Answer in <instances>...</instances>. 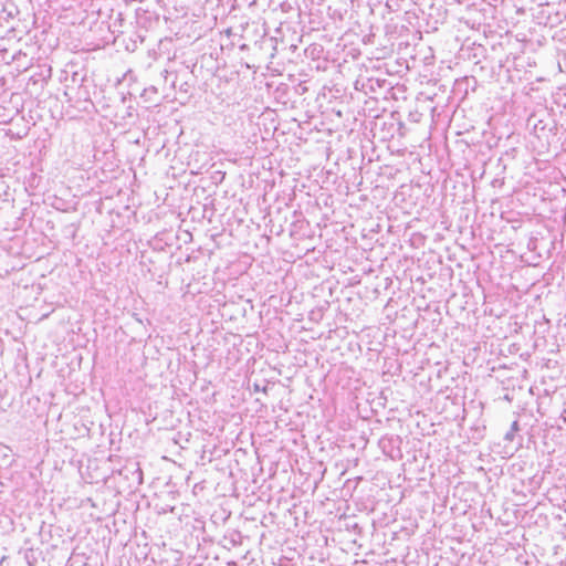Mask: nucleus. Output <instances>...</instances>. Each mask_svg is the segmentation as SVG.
Wrapping results in <instances>:
<instances>
[{
  "label": "nucleus",
  "instance_id": "nucleus-1",
  "mask_svg": "<svg viewBox=\"0 0 566 566\" xmlns=\"http://www.w3.org/2000/svg\"><path fill=\"white\" fill-rule=\"evenodd\" d=\"M518 430H520L518 421L515 420V421H513L511 429L505 433L504 440L510 441V442L513 441L515 432Z\"/></svg>",
  "mask_w": 566,
  "mask_h": 566
},
{
  "label": "nucleus",
  "instance_id": "nucleus-2",
  "mask_svg": "<svg viewBox=\"0 0 566 566\" xmlns=\"http://www.w3.org/2000/svg\"><path fill=\"white\" fill-rule=\"evenodd\" d=\"M135 473L137 474V480H138V484H140L143 482V473H142V470L139 468H137L135 470Z\"/></svg>",
  "mask_w": 566,
  "mask_h": 566
},
{
  "label": "nucleus",
  "instance_id": "nucleus-3",
  "mask_svg": "<svg viewBox=\"0 0 566 566\" xmlns=\"http://www.w3.org/2000/svg\"><path fill=\"white\" fill-rule=\"evenodd\" d=\"M48 76H51V69L48 70Z\"/></svg>",
  "mask_w": 566,
  "mask_h": 566
}]
</instances>
